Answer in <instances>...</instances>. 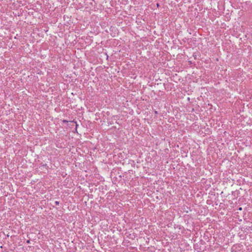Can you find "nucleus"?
I'll return each mask as SVG.
<instances>
[{
	"label": "nucleus",
	"mask_w": 252,
	"mask_h": 252,
	"mask_svg": "<svg viewBox=\"0 0 252 252\" xmlns=\"http://www.w3.org/2000/svg\"><path fill=\"white\" fill-rule=\"evenodd\" d=\"M63 122L64 123H68L67 124V125H70V126H73L74 124H75V122L74 121H70V122H68V121H63ZM75 124H76V126H78V125L75 123Z\"/></svg>",
	"instance_id": "f257e3e1"
},
{
	"label": "nucleus",
	"mask_w": 252,
	"mask_h": 252,
	"mask_svg": "<svg viewBox=\"0 0 252 252\" xmlns=\"http://www.w3.org/2000/svg\"><path fill=\"white\" fill-rule=\"evenodd\" d=\"M55 203L56 204V205H58L59 204V202L56 201H55Z\"/></svg>",
	"instance_id": "f03ea898"
},
{
	"label": "nucleus",
	"mask_w": 252,
	"mask_h": 252,
	"mask_svg": "<svg viewBox=\"0 0 252 252\" xmlns=\"http://www.w3.org/2000/svg\"><path fill=\"white\" fill-rule=\"evenodd\" d=\"M157 6H158H158H159V4H158V3H157Z\"/></svg>",
	"instance_id": "7ed1b4c3"
},
{
	"label": "nucleus",
	"mask_w": 252,
	"mask_h": 252,
	"mask_svg": "<svg viewBox=\"0 0 252 252\" xmlns=\"http://www.w3.org/2000/svg\"><path fill=\"white\" fill-rule=\"evenodd\" d=\"M77 130V127H75V130L76 131Z\"/></svg>",
	"instance_id": "20e7f679"
},
{
	"label": "nucleus",
	"mask_w": 252,
	"mask_h": 252,
	"mask_svg": "<svg viewBox=\"0 0 252 252\" xmlns=\"http://www.w3.org/2000/svg\"><path fill=\"white\" fill-rule=\"evenodd\" d=\"M239 210H242V208H239Z\"/></svg>",
	"instance_id": "39448f33"
},
{
	"label": "nucleus",
	"mask_w": 252,
	"mask_h": 252,
	"mask_svg": "<svg viewBox=\"0 0 252 252\" xmlns=\"http://www.w3.org/2000/svg\"><path fill=\"white\" fill-rule=\"evenodd\" d=\"M29 242H29V240H28V241H27V243H29Z\"/></svg>",
	"instance_id": "423d86ee"
}]
</instances>
